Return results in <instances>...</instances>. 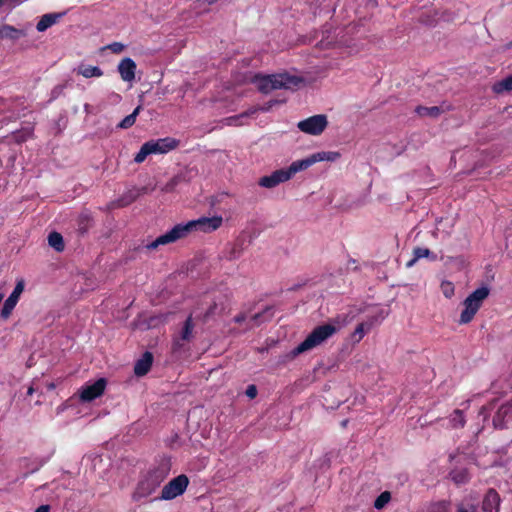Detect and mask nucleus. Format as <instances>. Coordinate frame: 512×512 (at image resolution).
I'll return each instance as SVG.
<instances>
[{"mask_svg":"<svg viewBox=\"0 0 512 512\" xmlns=\"http://www.w3.org/2000/svg\"><path fill=\"white\" fill-rule=\"evenodd\" d=\"M285 100L273 99L266 102L262 107L259 108L261 111H269L273 106L284 103Z\"/></svg>","mask_w":512,"mask_h":512,"instance_id":"nucleus-40","label":"nucleus"},{"mask_svg":"<svg viewBox=\"0 0 512 512\" xmlns=\"http://www.w3.org/2000/svg\"><path fill=\"white\" fill-rule=\"evenodd\" d=\"M189 484V479L186 475L181 474L171 481H169L162 489L161 500H172L177 496L183 494Z\"/></svg>","mask_w":512,"mask_h":512,"instance_id":"nucleus-8","label":"nucleus"},{"mask_svg":"<svg viewBox=\"0 0 512 512\" xmlns=\"http://www.w3.org/2000/svg\"><path fill=\"white\" fill-rule=\"evenodd\" d=\"M4 1H5V0H0V6H2V5H3Z\"/></svg>","mask_w":512,"mask_h":512,"instance_id":"nucleus-58","label":"nucleus"},{"mask_svg":"<svg viewBox=\"0 0 512 512\" xmlns=\"http://www.w3.org/2000/svg\"><path fill=\"white\" fill-rule=\"evenodd\" d=\"M1 33L4 36L13 40L19 39L22 35V32L20 30L9 25L4 26L3 29L1 30Z\"/></svg>","mask_w":512,"mask_h":512,"instance_id":"nucleus-35","label":"nucleus"},{"mask_svg":"<svg viewBox=\"0 0 512 512\" xmlns=\"http://www.w3.org/2000/svg\"><path fill=\"white\" fill-rule=\"evenodd\" d=\"M490 289L482 286L473 291L463 302L464 310L460 315V324H467L472 321L475 314L482 305V302L489 296Z\"/></svg>","mask_w":512,"mask_h":512,"instance_id":"nucleus-5","label":"nucleus"},{"mask_svg":"<svg viewBox=\"0 0 512 512\" xmlns=\"http://www.w3.org/2000/svg\"><path fill=\"white\" fill-rule=\"evenodd\" d=\"M223 222L221 216L201 217L186 224H177L170 231L157 237L154 241L144 246L147 250H153L161 245L174 243L188 236L191 231L212 232L218 229Z\"/></svg>","mask_w":512,"mask_h":512,"instance_id":"nucleus-1","label":"nucleus"},{"mask_svg":"<svg viewBox=\"0 0 512 512\" xmlns=\"http://www.w3.org/2000/svg\"><path fill=\"white\" fill-rule=\"evenodd\" d=\"M289 180V174L286 173L285 169H279L272 172L270 175L263 176L259 179V186L264 188H274L280 183Z\"/></svg>","mask_w":512,"mask_h":512,"instance_id":"nucleus-13","label":"nucleus"},{"mask_svg":"<svg viewBox=\"0 0 512 512\" xmlns=\"http://www.w3.org/2000/svg\"><path fill=\"white\" fill-rule=\"evenodd\" d=\"M512 421V401L502 404L496 411L492 423L495 429L507 428V423Z\"/></svg>","mask_w":512,"mask_h":512,"instance_id":"nucleus-11","label":"nucleus"},{"mask_svg":"<svg viewBox=\"0 0 512 512\" xmlns=\"http://www.w3.org/2000/svg\"><path fill=\"white\" fill-rule=\"evenodd\" d=\"M509 109H512V106H508L505 108V110H509Z\"/></svg>","mask_w":512,"mask_h":512,"instance_id":"nucleus-59","label":"nucleus"},{"mask_svg":"<svg viewBox=\"0 0 512 512\" xmlns=\"http://www.w3.org/2000/svg\"><path fill=\"white\" fill-rule=\"evenodd\" d=\"M146 192V188H133L125 192L115 203L116 207H125L133 203L141 194Z\"/></svg>","mask_w":512,"mask_h":512,"instance_id":"nucleus-17","label":"nucleus"},{"mask_svg":"<svg viewBox=\"0 0 512 512\" xmlns=\"http://www.w3.org/2000/svg\"><path fill=\"white\" fill-rule=\"evenodd\" d=\"M193 328H194V324L192 321V316L190 315L184 322L180 337H177L174 339V342H173L174 350H178L183 346L182 341H190L192 339Z\"/></svg>","mask_w":512,"mask_h":512,"instance_id":"nucleus-15","label":"nucleus"},{"mask_svg":"<svg viewBox=\"0 0 512 512\" xmlns=\"http://www.w3.org/2000/svg\"><path fill=\"white\" fill-rule=\"evenodd\" d=\"M450 422L452 427L454 428H462L465 425V418L463 415V411L456 409L451 415Z\"/></svg>","mask_w":512,"mask_h":512,"instance_id":"nucleus-31","label":"nucleus"},{"mask_svg":"<svg viewBox=\"0 0 512 512\" xmlns=\"http://www.w3.org/2000/svg\"><path fill=\"white\" fill-rule=\"evenodd\" d=\"M30 132L17 131L13 133V139L16 143L21 144L27 140Z\"/></svg>","mask_w":512,"mask_h":512,"instance_id":"nucleus-39","label":"nucleus"},{"mask_svg":"<svg viewBox=\"0 0 512 512\" xmlns=\"http://www.w3.org/2000/svg\"><path fill=\"white\" fill-rule=\"evenodd\" d=\"M247 316L245 313H240L233 318V321L237 324H241L246 320Z\"/></svg>","mask_w":512,"mask_h":512,"instance_id":"nucleus-45","label":"nucleus"},{"mask_svg":"<svg viewBox=\"0 0 512 512\" xmlns=\"http://www.w3.org/2000/svg\"><path fill=\"white\" fill-rule=\"evenodd\" d=\"M337 332V327L333 324H324L317 326L312 330V332L306 337V339L301 342L298 346L292 349L289 353L283 355L281 357L280 362L286 363L288 361L293 360L298 355L307 352L318 345L322 344L325 340L330 338Z\"/></svg>","mask_w":512,"mask_h":512,"instance_id":"nucleus-3","label":"nucleus"},{"mask_svg":"<svg viewBox=\"0 0 512 512\" xmlns=\"http://www.w3.org/2000/svg\"><path fill=\"white\" fill-rule=\"evenodd\" d=\"M77 74L82 75L85 78L101 77L103 71L98 66H90L81 64L76 69Z\"/></svg>","mask_w":512,"mask_h":512,"instance_id":"nucleus-23","label":"nucleus"},{"mask_svg":"<svg viewBox=\"0 0 512 512\" xmlns=\"http://www.w3.org/2000/svg\"><path fill=\"white\" fill-rule=\"evenodd\" d=\"M413 255L416 256V259L429 258L432 261L437 260V255L428 248L416 247L413 250Z\"/></svg>","mask_w":512,"mask_h":512,"instance_id":"nucleus-32","label":"nucleus"},{"mask_svg":"<svg viewBox=\"0 0 512 512\" xmlns=\"http://www.w3.org/2000/svg\"><path fill=\"white\" fill-rule=\"evenodd\" d=\"M246 395L249 397V398H255L256 395H257V388L255 385H249L246 389Z\"/></svg>","mask_w":512,"mask_h":512,"instance_id":"nucleus-43","label":"nucleus"},{"mask_svg":"<svg viewBox=\"0 0 512 512\" xmlns=\"http://www.w3.org/2000/svg\"><path fill=\"white\" fill-rule=\"evenodd\" d=\"M136 63L130 58L126 57L118 64V72L125 82H132L135 79Z\"/></svg>","mask_w":512,"mask_h":512,"instance_id":"nucleus-14","label":"nucleus"},{"mask_svg":"<svg viewBox=\"0 0 512 512\" xmlns=\"http://www.w3.org/2000/svg\"><path fill=\"white\" fill-rule=\"evenodd\" d=\"M268 349L267 348H261L259 349V352L263 353V352H266Z\"/></svg>","mask_w":512,"mask_h":512,"instance_id":"nucleus-56","label":"nucleus"},{"mask_svg":"<svg viewBox=\"0 0 512 512\" xmlns=\"http://www.w3.org/2000/svg\"><path fill=\"white\" fill-rule=\"evenodd\" d=\"M347 422H348V420H343V421H342V426H344V427H345V426L347 425Z\"/></svg>","mask_w":512,"mask_h":512,"instance_id":"nucleus-57","label":"nucleus"},{"mask_svg":"<svg viewBox=\"0 0 512 512\" xmlns=\"http://www.w3.org/2000/svg\"><path fill=\"white\" fill-rule=\"evenodd\" d=\"M63 90H64V85H58L56 87H54V89L52 90V98L55 99L57 98L59 95H61L63 93Z\"/></svg>","mask_w":512,"mask_h":512,"instance_id":"nucleus-44","label":"nucleus"},{"mask_svg":"<svg viewBox=\"0 0 512 512\" xmlns=\"http://www.w3.org/2000/svg\"><path fill=\"white\" fill-rule=\"evenodd\" d=\"M500 504V497L494 489H490L483 500V510L485 512H497Z\"/></svg>","mask_w":512,"mask_h":512,"instance_id":"nucleus-19","label":"nucleus"},{"mask_svg":"<svg viewBox=\"0 0 512 512\" xmlns=\"http://www.w3.org/2000/svg\"><path fill=\"white\" fill-rule=\"evenodd\" d=\"M153 363V354L146 351L140 359H138L134 365V373L138 377L146 375L151 369Z\"/></svg>","mask_w":512,"mask_h":512,"instance_id":"nucleus-16","label":"nucleus"},{"mask_svg":"<svg viewBox=\"0 0 512 512\" xmlns=\"http://www.w3.org/2000/svg\"><path fill=\"white\" fill-rule=\"evenodd\" d=\"M150 154H152V153H151V150H150L149 143H148V142H145V143L141 146V148H140L139 152L136 154V156H135V158H134V161H135L136 163H142V162L146 159V157H147L148 155H150Z\"/></svg>","mask_w":512,"mask_h":512,"instance_id":"nucleus-34","label":"nucleus"},{"mask_svg":"<svg viewBox=\"0 0 512 512\" xmlns=\"http://www.w3.org/2000/svg\"><path fill=\"white\" fill-rule=\"evenodd\" d=\"M340 157L339 152L333 151H321L310 155L309 157L301 160L294 161L288 169H285L286 173L289 174V179L299 171L306 170L313 164L321 161L333 162Z\"/></svg>","mask_w":512,"mask_h":512,"instance_id":"nucleus-6","label":"nucleus"},{"mask_svg":"<svg viewBox=\"0 0 512 512\" xmlns=\"http://www.w3.org/2000/svg\"><path fill=\"white\" fill-rule=\"evenodd\" d=\"M492 91L495 94H502L504 92L512 91V74L500 81L495 82L492 85Z\"/></svg>","mask_w":512,"mask_h":512,"instance_id":"nucleus-25","label":"nucleus"},{"mask_svg":"<svg viewBox=\"0 0 512 512\" xmlns=\"http://www.w3.org/2000/svg\"><path fill=\"white\" fill-rule=\"evenodd\" d=\"M485 413H486V408L482 407L480 410V414L485 415Z\"/></svg>","mask_w":512,"mask_h":512,"instance_id":"nucleus-55","label":"nucleus"},{"mask_svg":"<svg viewBox=\"0 0 512 512\" xmlns=\"http://www.w3.org/2000/svg\"><path fill=\"white\" fill-rule=\"evenodd\" d=\"M106 48L111 50L115 54H119L124 50L125 45L120 42H113L109 44Z\"/></svg>","mask_w":512,"mask_h":512,"instance_id":"nucleus-41","label":"nucleus"},{"mask_svg":"<svg viewBox=\"0 0 512 512\" xmlns=\"http://www.w3.org/2000/svg\"><path fill=\"white\" fill-rule=\"evenodd\" d=\"M170 471V464L162 461L157 466L151 468L138 482L132 498L135 501L151 495L166 479Z\"/></svg>","mask_w":512,"mask_h":512,"instance_id":"nucleus-2","label":"nucleus"},{"mask_svg":"<svg viewBox=\"0 0 512 512\" xmlns=\"http://www.w3.org/2000/svg\"><path fill=\"white\" fill-rule=\"evenodd\" d=\"M48 244L57 252H62L65 248L62 235L56 231H53L48 235Z\"/></svg>","mask_w":512,"mask_h":512,"instance_id":"nucleus-27","label":"nucleus"},{"mask_svg":"<svg viewBox=\"0 0 512 512\" xmlns=\"http://www.w3.org/2000/svg\"><path fill=\"white\" fill-rule=\"evenodd\" d=\"M415 112L422 117H431V118H437L442 113L443 110L438 106H432V107H425V106H417L415 108Z\"/></svg>","mask_w":512,"mask_h":512,"instance_id":"nucleus-26","label":"nucleus"},{"mask_svg":"<svg viewBox=\"0 0 512 512\" xmlns=\"http://www.w3.org/2000/svg\"><path fill=\"white\" fill-rule=\"evenodd\" d=\"M258 110H259V108H255V109H253V110L246 111V112L242 113V114L240 115V117L249 116V115H251V114L255 113V112H256V111H258Z\"/></svg>","mask_w":512,"mask_h":512,"instance_id":"nucleus-49","label":"nucleus"},{"mask_svg":"<svg viewBox=\"0 0 512 512\" xmlns=\"http://www.w3.org/2000/svg\"><path fill=\"white\" fill-rule=\"evenodd\" d=\"M68 407L67 403H63L60 406L57 407V414L62 413L64 410H66Z\"/></svg>","mask_w":512,"mask_h":512,"instance_id":"nucleus-47","label":"nucleus"},{"mask_svg":"<svg viewBox=\"0 0 512 512\" xmlns=\"http://www.w3.org/2000/svg\"><path fill=\"white\" fill-rule=\"evenodd\" d=\"M451 476L452 480L457 484L466 483L468 481V474L466 470L452 472Z\"/></svg>","mask_w":512,"mask_h":512,"instance_id":"nucleus-37","label":"nucleus"},{"mask_svg":"<svg viewBox=\"0 0 512 512\" xmlns=\"http://www.w3.org/2000/svg\"><path fill=\"white\" fill-rule=\"evenodd\" d=\"M243 251L242 244L239 242L230 244L223 251L222 258L232 261L238 259Z\"/></svg>","mask_w":512,"mask_h":512,"instance_id":"nucleus-22","label":"nucleus"},{"mask_svg":"<svg viewBox=\"0 0 512 512\" xmlns=\"http://www.w3.org/2000/svg\"><path fill=\"white\" fill-rule=\"evenodd\" d=\"M33 393H34V388H33V386H30L28 388L27 395H32Z\"/></svg>","mask_w":512,"mask_h":512,"instance_id":"nucleus-53","label":"nucleus"},{"mask_svg":"<svg viewBox=\"0 0 512 512\" xmlns=\"http://www.w3.org/2000/svg\"><path fill=\"white\" fill-rule=\"evenodd\" d=\"M66 12H60V13H48L44 14L40 20L38 21L36 25V29L38 32H44L49 27L54 25L59 19H61Z\"/></svg>","mask_w":512,"mask_h":512,"instance_id":"nucleus-18","label":"nucleus"},{"mask_svg":"<svg viewBox=\"0 0 512 512\" xmlns=\"http://www.w3.org/2000/svg\"><path fill=\"white\" fill-rule=\"evenodd\" d=\"M142 110V106L141 105H138L134 111L129 114L128 116H126L118 125L117 127L118 128H121V129H128L130 128L131 126L134 125L135 121H136V117L137 115L140 113V111Z\"/></svg>","mask_w":512,"mask_h":512,"instance_id":"nucleus-28","label":"nucleus"},{"mask_svg":"<svg viewBox=\"0 0 512 512\" xmlns=\"http://www.w3.org/2000/svg\"><path fill=\"white\" fill-rule=\"evenodd\" d=\"M419 259H416V256L413 255V258L409 260L406 264L408 268L412 267Z\"/></svg>","mask_w":512,"mask_h":512,"instance_id":"nucleus-48","label":"nucleus"},{"mask_svg":"<svg viewBox=\"0 0 512 512\" xmlns=\"http://www.w3.org/2000/svg\"><path fill=\"white\" fill-rule=\"evenodd\" d=\"M323 464H325L327 467H329V465H330L329 457H327V456L324 457Z\"/></svg>","mask_w":512,"mask_h":512,"instance_id":"nucleus-51","label":"nucleus"},{"mask_svg":"<svg viewBox=\"0 0 512 512\" xmlns=\"http://www.w3.org/2000/svg\"><path fill=\"white\" fill-rule=\"evenodd\" d=\"M441 288H442L443 294L447 298H450L454 294V286L451 282L443 281L441 284Z\"/></svg>","mask_w":512,"mask_h":512,"instance_id":"nucleus-38","label":"nucleus"},{"mask_svg":"<svg viewBox=\"0 0 512 512\" xmlns=\"http://www.w3.org/2000/svg\"><path fill=\"white\" fill-rule=\"evenodd\" d=\"M328 126L327 116L317 114L297 123V128L309 135H320Z\"/></svg>","mask_w":512,"mask_h":512,"instance_id":"nucleus-7","label":"nucleus"},{"mask_svg":"<svg viewBox=\"0 0 512 512\" xmlns=\"http://www.w3.org/2000/svg\"><path fill=\"white\" fill-rule=\"evenodd\" d=\"M25 287V282L23 279L17 281L16 286L10 296L5 300L4 305L1 309V317L3 319H8L15 308L20 295L22 294Z\"/></svg>","mask_w":512,"mask_h":512,"instance_id":"nucleus-10","label":"nucleus"},{"mask_svg":"<svg viewBox=\"0 0 512 512\" xmlns=\"http://www.w3.org/2000/svg\"><path fill=\"white\" fill-rule=\"evenodd\" d=\"M272 316L273 307L267 306L263 311L256 313L251 317L247 329H252L255 326H259L261 323L270 320Z\"/></svg>","mask_w":512,"mask_h":512,"instance_id":"nucleus-20","label":"nucleus"},{"mask_svg":"<svg viewBox=\"0 0 512 512\" xmlns=\"http://www.w3.org/2000/svg\"><path fill=\"white\" fill-rule=\"evenodd\" d=\"M252 82L257 85L258 90L263 94H268L277 89H292L303 82V78L290 75L287 72L262 75L256 74Z\"/></svg>","mask_w":512,"mask_h":512,"instance_id":"nucleus-4","label":"nucleus"},{"mask_svg":"<svg viewBox=\"0 0 512 512\" xmlns=\"http://www.w3.org/2000/svg\"><path fill=\"white\" fill-rule=\"evenodd\" d=\"M189 178L187 177V172H181L174 177H172L162 188V191L164 192H172L175 187L183 182H188Z\"/></svg>","mask_w":512,"mask_h":512,"instance_id":"nucleus-24","label":"nucleus"},{"mask_svg":"<svg viewBox=\"0 0 512 512\" xmlns=\"http://www.w3.org/2000/svg\"><path fill=\"white\" fill-rule=\"evenodd\" d=\"M49 510H50L49 505H41L34 512H49Z\"/></svg>","mask_w":512,"mask_h":512,"instance_id":"nucleus-46","label":"nucleus"},{"mask_svg":"<svg viewBox=\"0 0 512 512\" xmlns=\"http://www.w3.org/2000/svg\"><path fill=\"white\" fill-rule=\"evenodd\" d=\"M84 110H85V112H86L87 114H89V113L91 112V106H90L89 104H87V103H86V104L84 105Z\"/></svg>","mask_w":512,"mask_h":512,"instance_id":"nucleus-50","label":"nucleus"},{"mask_svg":"<svg viewBox=\"0 0 512 512\" xmlns=\"http://www.w3.org/2000/svg\"><path fill=\"white\" fill-rule=\"evenodd\" d=\"M91 223H92V218L89 214L87 213H82L80 216H79V219H78V230L81 234H84L88 231V229L90 228L91 226Z\"/></svg>","mask_w":512,"mask_h":512,"instance_id":"nucleus-30","label":"nucleus"},{"mask_svg":"<svg viewBox=\"0 0 512 512\" xmlns=\"http://www.w3.org/2000/svg\"><path fill=\"white\" fill-rule=\"evenodd\" d=\"M372 325L373 321L358 324L352 334V338L355 341L359 342L365 335L366 331H369L371 329Z\"/></svg>","mask_w":512,"mask_h":512,"instance_id":"nucleus-29","label":"nucleus"},{"mask_svg":"<svg viewBox=\"0 0 512 512\" xmlns=\"http://www.w3.org/2000/svg\"><path fill=\"white\" fill-rule=\"evenodd\" d=\"M216 309H217L216 303L211 305L208 308V310L205 312V314L203 315V322H207L209 320V318L215 314Z\"/></svg>","mask_w":512,"mask_h":512,"instance_id":"nucleus-42","label":"nucleus"},{"mask_svg":"<svg viewBox=\"0 0 512 512\" xmlns=\"http://www.w3.org/2000/svg\"><path fill=\"white\" fill-rule=\"evenodd\" d=\"M336 30H325L322 31V38L320 41L316 44L320 49H328L331 47H334L338 44H342V42L337 41V37L335 35Z\"/></svg>","mask_w":512,"mask_h":512,"instance_id":"nucleus-21","label":"nucleus"},{"mask_svg":"<svg viewBox=\"0 0 512 512\" xmlns=\"http://www.w3.org/2000/svg\"><path fill=\"white\" fill-rule=\"evenodd\" d=\"M147 142L149 143L152 154H164L175 149L179 145V141L171 137L150 140Z\"/></svg>","mask_w":512,"mask_h":512,"instance_id":"nucleus-12","label":"nucleus"},{"mask_svg":"<svg viewBox=\"0 0 512 512\" xmlns=\"http://www.w3.org/2000/svg\"><path fill=\"white\" fill-rule=\"evenodd\" d=\"M54 388H55L54 383H49V384H48V389H49V390H52V389H54Z\"/></svg>","mask_w":512,"mask_h":512,"instance_id":"nucleus-54","label":"nucleus"},{"mask_svg":"<svg viewBox=\"0 0 512 512\" xmlns=\"http://www.w3.org/2000/svg\"><path fill=\"white\" fill-rule=\"evenodd\" d=\"M457 512H469L467 509H465L462 505L458 506Z\"/></svg>","mask_w":512,"mask_h":512,"instance_id":"nucleus-52","label":"nucleus"},{"mask_svg":"<svg viewBox=\"0 0 512 512\" xmlns=\"http://www.w3.org/2000/svg\"><path fill=\"white\" fill-rule=\"evenodd\" d=\"M391 494L388 491L382 492L374 501V507L378 510L384 508L386 504L390 501Z\"/></svg>","mask_w":512,"mask_h":512,"instance_id":"nucleus-33","label":"nucleus"},{"mask_svg":"<svg viewBox=\"0 0 512 512\" xmlns=\"http://www.w3.org/2000/svg\"><path fill=\"white\" fill-rule=\"evenodd\" d=\"M107 381L105 378H99L96 382L86 385L79 391V398L82 402H91L100 397L105 390Z\"/></svg>","mask_w":512,"mask_h":512,"instance_id":"nucleus-9","label":"nucleus"},{"mask_svg":"<svg viewBox=\"0 0 512 512\" xmlns=\"http://www.w3.org/2000/svg\"><path fill=\"white\" fill-rule=\"evenodd\" d=\"M450 503L447 501H440L433 503L428 508V512H448Z\"/></svg>","mask_w":512,"mask_h":512,"instance_id":"nucleus-36","label":"nucleus"}]
</instances>
